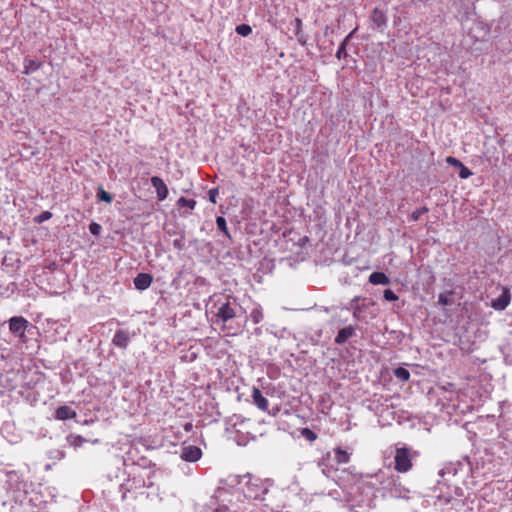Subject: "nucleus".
Returning a JSON list of instances; mask_svg holds the SVG:
<instances>
[{"instance_id":"a878e982","label":"nucleus","mask_w":512,"mask_h":512,"mask_svg":"<svg viewBox=\"0 0 512 512\" xmlns=\"http://www.w3.org/2000/svg\"><path fill=\"white\" fill-rule=\"evenodd\" d=\"M394 375L397 379L403 382L408 381L410 378V372L404 367H397L394 370Z\"/></svg>"},{"instance_id":"412c9836","label":"nucleus","mask_w":512,"mask_h":512,"mask_svg":"<svg viewBox=\"0 0 512 512\" xmlns=\"http://www.w3.org/2000/svg\"><path fill=\"white\" fill-rule=\"evenodd\" d=\"M96 198L98 201L110 204L113 201L114 196L111 193L104 190L103 186L100 185L97 188Z\"/></svg>"},{"instance_id":"f8f14e48","label":"nucleus","mask_w":512,"mask_h":512,"mask_svg":"<svg viewBox=\"0 0 512 512\" xmlns=\"http://www.w3.org/2000/svg\"><path fill=\"white\" fill-rule=\"evenodd\" d=\"M152 281L153 276L150 273H138L133 279L135 288L140 291L148 289Z\"/></svg>"},{"instance_id":"4c0bfd02","label":"nucleus","mask_w":512,"mask_h":512,"mask_svg":"<svg viewBox=\"0 0 512 512\" xmlns=\"http://www.w3.org/2000/svg\"><path fill=\"white\" fill-rule=\"evenodd\" d=\"M458 169H459L458 175L461 179H467L472 175V171L468 167H466L464 164H462V166Z\"/></svg>"},{"instance_id":"2eb2a0df","label":"nucleus","mask_w":512,"mask_h":512,"mask_svg":"<svg viewBox=\"0 0 512 512\" xmlns=\"http://www.w3.org/2000/svg\"><path fill=\"white\" fill-rule=\"evenodd\" d=\"M253 403L262 411H268V400L263 396L260 389L254 387L252 391Z\"/></svg>"},{"instance_id":"6e6552de","label":"nucleus","mask_w":512,"mask_h":512,"mask_svg":"<svg viewBox=\"0 0 512 512\" xmlns=\"http://www.w3.org/2000/svg\"><path fill=\"white\" fill-rule=\"evenodd\" d=\"M202 456V450L198 446L189 445L181 449L180 457L186 462H196Z\"/></svg>"},{"instance_id":"c85d7f7f","label":"nucleus","mask_w":512,"mask_h":512,"mask_svg":"<svg viewBox=\"0 0 512 512\" xmlns=\"http://www.w3.org/2000/svg\"><path fill=\"white\" fill-rule=\"evenodd\" d=\"M195 205H196V201L194 199H189L184 196L180 197L177 200L178 207H187L189 209H194Z\"/></svg>"},{"instance_id":"20e7f679","label":"nucleus","mask_w":512,"mask_h":512,"mask_svg":"<svg viewBox=\"0 0 512 512\" xmlns=\"http://www.w3.org/2000/svg\"><path fill=\"white\" fill-rule=\"evenodd\" d=\"M374 302L368 301L367 298L362 296H355L350 300L347 304L346 309L351 310L353 313V318L357 321H365V311L370 306L373 305Z\"/></svg>"},{"instance_id":"a19ab883","label":"nucleus","mask_w":512,"mask_h":512,"mask_svg":"<svg viewBox=\"0 0 512 512\" xmlns=\"http://www.w3.org/2000/svg\"><path fill=\"white\" fill-rule=\"evenodd\" d=\"M294 27H295V35L302 34V20L300 18H295L293 21Z\"/></svg>"},{"instance_id":"4be33fe9","label":"nucleus","mask_w":512,"mask_h":512,"mask_svg":"<svg viewBox=\"0 0 512 512\" xmlns=\"http://www.w3.org/2000/svg\"><path fill=\"white\" fill-rule=\"evenodd\" d=\"M129 459L132 460V463L134 465H138L144 469L151 468L152 466H154L153 462L145 456H141L138 457L137 459H134L132 457V452H129Z\"/></svg>"},{"instance_id":"393cba45","label":"nucleus","mask_w":512,"mask_h":512,"mask_svg":"<svg viewBox=\"0 0 512 512\" xmlns=\"http://www.w3.org/2000/svg\"><path fill=\"white\" fill-rule=\"evenodd\" d=\"M453 295V291H448L447 293H440L438 296V303L443 306H448L453 304V300L451 296Z\"/></svg>"},{"instance_id":"a211bd4d","label":"nucleus","mask_w":512,"mask_h":512,"mask_svg":"<svg viewBox=\"0 0 512 512\" xmlns=\"http://www.w3.org/2000/svg\"><path fill=\"white\" fill-rule=\"evenodd\" d=\"M7 476V484L9 488L12 490L14 487H16L21 481L24 480V477L22 474H19L17 471H8L6 473Z\"/></svg>"},{"instance_id":"c03bdc74","label":"nucleus","mask_w":512,"mask_h":512,"mask_svg":"<svg viewBox=\"0 0 512 512\" xmlns=\"http://www.w3.org/2000/svg\"><path fill=\"white\" fill-rule=\"evenodd\" d=\"M357 28L353 29L343 40L346 42H350V40L353 38L354 34L356 33Z\"/></svg>"},{"instance_id":"de8ad7c7","label":"nucleus","mask_w":512,"mask_h":512,"mask_svg":"<svg viewBox=\"0 0 512 512\" xmlns=\"http://www.w3.org/2000/svg\"><path fill=\"white\" fill-rule=\"evenodd\" d=\"M167 233L172 236V235H176V234H179L178 232L176 231H171V230H168Z\"/></svg>"},{"instance_id":"5701e85b","label":"nucleus","mask_w":512,"mask_h":512,"mask_svg":"<svg viewBox=\"0 0 512 512\" xmlns=\"http://www.w3.org/2000/svg\"><path fill=\"white\" fill-rule=\"evenodd\" d=\"M67 442L70 444V446H73L74 448L81 447L87 440L83 438L81 435H73L70 434L66 437Z\"/></svg>"},{"instance_id":"37998d69","label":"nucleus","mask_w":512,"mask_h":512,"mask_svg":"<svg viewBox=\"0 0 512 512\" xmlns=\"http://www.w3.org/2000/svg\"><path fill=\"white\" fill-rule=\"evenodd\" d=\"M308 241H309V238L307 236H303L298 239L297 244L299 246L303 247Z\"/></svg>"},{"instance_id":"72a5a7b5","label":"nucleus","mask_w":512,"mask_h":512,"mask_svg":"<svg viewBox=\"0 0 512 512\" xmlns=\"http://www.w3.org/2000/svg\"><path fill=\"white\" fill-rule=\"evenodd\" d=\"M429 212V209L426 207V206H422L418 209H416L415 211L412 212L411 214V220L412 221H418L420 219V217L426 213Z\"/></svg>"},{"instance_id":"aec40b11","label":"nucleus","mask_w":512,"mask_h":512,"mask_svg":"<svg viewBox=\"0 0 512 512\" xmlns=\"http://www.w3.org/2000/svg\"><path fill=\"white\" fill-rule=\"evenodd\" d=\"M216 226L219 231H221L225 238L228 240H232V236L227 227V221L223 216L216 217Z\"/></svg>"},{"instance_id":"c9c22d12","label":"nucleus","mask_w":512,"mask_h":512,"mask_svg":"<svg viewBox=\"0 0 512 512\" xmlns=\"http://www.w3.org/2000/svg\"><path fill=\"white\" fill-rule=\"evenodd\" d=\"M383 298L388 302H394L398 300V296L392 289H385L383 292Z\"/></svg>"},{"instance_id":"e433bc0d","label":"nucleus","mask_w":512,"mask_h":512,"mask_svg":"<svg viewBox=\"0 0 512 512\" xmlns=\"http://www.w3.org/2000/svg\"><path fill=\"white\" fill-rule=\"evenodd\" d=\"M102 231V226L97 222H91L89 224V232L94 236H99Z\"/></svg>"},{"instance_id":"ea45409f","label":"nucleus","mask_w":512,"mask_h":512,"mask_svg":"<svg viewBox=\"0 0 512 512\" xmlns=\"http://www.w3.org/2000/svg\"><path fill=\"white\" fill-rule=\"evenodd\" d=\"M446 163L451 165V166H453V167H455V168H460L462 166V164H463L459 159H457V158H455L453 156H448L446 158Z\"/></svg>"},{"instance_id":"39448f33","label":"nucleus","mask_w":512,"mask_h":512,"mask_svg":"<svg viewBox=\"0 0 512 512\" xmlns=\"http://www.w3.org/2000/svg\"><path fill=\"white\" fill-rule=\"evenodd\" d=\"M8 323L10 332L25 340V331L30 326L29 321L22 316H14L9 319Z\"/></svg>"},{"instance_id":"a18cd8bd","label":"nucleus","mask_w":512,"mask_h":512,"mask_svg":"<svg viewBox=\"0 0 512 512\" xmlns=\"http://www.w3.org/2000/svg\"><path fill=\"white\" fill-rule=\"evenodd\" d=\"M280 411V407L279 406H275L272 408V410L268 411V413L272 416H276Z\"/></svg>"},{"instance_id":"4468645a","label":"nucleus","mask_w":512,"mask_h":512,"mask_svg":"<svg viewBox=\"0 0 512 512\" xmlns=\"http://www.w3.org/2000/svg\"><path fill=\"white\" fill-rule=\"evenodd\" d=\"M77 416V413L75 410H73L71 407L67 405L59 406L55 411V419L57 420H68L73 419Z\"/></svg>"},{"instance_id":"9d476101","label":"nucleus","mask_w":512,"mask_h":512,"mask_svg":"<svg viewBox=\"0 0 512 512\" xmlns=\"http://www.w3.org/2000/svg\"><path fill=\"white\" fill-rule=\"evenodd\" d=\"M356 335V328L353 325H349L339 329L336 337L334 338V343L337 345L345 344L351 337Z\"/></svg>"},{"instance_id":"c756f323","label":"nucleus","mask_w":512,"mask_h":512,"mask_svg":"<svg viewBox=\"0 0 512 512\" xmlns=\"http://www.w3.org/2000/svg\"><path fill=\"white\" fill-rule=\"evenodd\" d=\"M329 459H330V452H328V453L326 454V456L322 457V458H321V460H320V461H319V463H318V465H319L320 467H322V472H323V474H325L327 477H329V476H330V473H331V471L333 470V468H332V467H331V468H328V466H327V464H326V462H327Z\"/></svg>"},{"instance_id":"473e14b6","label":"nucleus","mask_w":512,"mask_h":512,"mask_svg":"<svg viewBox=\"0 0 512 512\" xmlns=\"http://www.w3.org/2000/svg\"><path fill=\"white\" fill-rule=\"evenodd\" d=\"M184 240H185L184 231L179 232V238H177L173 241L174 248L178 251L184 250L186 248Z\"/></svg>"},{"instance_id":"b1692460","label":"nucleus","mask_w":512,"mask_h":512,"mask_svg":"<svg viewBox=\"0 0 512 512\" xmlns=\"http://www.w3.org/2000/svg\"><path fill=\"white\" fill-rule=\"evenodd\" d=\"M458 466H460V463H458V464L450 463L439 471V475L441 477H444L446 474H452L454 476L457 474Z\"/></svg>"},{"instance_id":"49530a36","label":"nucleus","mask_w":512,"mask_h":512,"mask_svg":"<svg viewBox=\"0 0 512 512\" xmlns=\"http://www.w3.org/2000/svg\"><path fill=\"white\" fill-rule=\"evenodd\" d=\"M439 499H444L446 503H449L451 501V497H444L442 495L439 496Z\"/></svg>"},{"instance_id":"58836bf2","label":"nucleus","mask_w":512,"mask_h":512,"mask_svg":"<svg viewBox=\"0 0 512 512\" xmlns=\"http://www.w3.org/2000/svg\"><path fill=\"white\" fill-rule=\"evenodd\" d=\"M219 194V189L217 187L215 188H211L209 191H208V197H209V201L213 204H216L217 202V196Z\"/></svg>"},{"instance_id":"79ce46f5","label":"nucleus","mask_w":512,"mask_h":512,"mask_svg":"<svg viewBox=\"0 0 512 512\" xmlns=\"http://www.w3.org/2000/svg\"><path fill=\"white\" fill-rule=\"evenodd\" d=\"M297 37V40L298 42L302 45V46H305L307 44V37L304 33L300 34V35H296Z\"/></svg>"},{"instance_id":"cd10ccee","label":"nucleus","mask_w":512,"mask_h":512,"mask_svg":"<svg viewBox=\"0 0 512 512\" xmlns=\"http://www.w3.org/2000/svg\"><path fill=\"white\" fill-rule=\"evenodd\" d=\"M250 317H251V319H252L254 324L260 323L263 320V318H264L262 308L260 306L255 307L252 310V312L250 314Z\"/></svg>"},{"instance_id":"f257e3e1","label":"nucleus","mask_w":512,"mask_h":512,"mask_svg":"<svg viewBox=\"0 0 512 512\" xmlns=\"http://www.w3.org/2000/svg\"><path fill=\"white\" fill-rule=\"evenodd\" d=\"M247 321L246 311L237 301V298L229 297L222 303L213 322L219 325L226 335H237L242 331L243 322Z\"/></svg>"},{"instance_id":"f3484780","label":"nucleus","mask_w":512,"mask_h":512,"mask_svg":"<svg viewBox=\"0 0 512 512\" xmlns=\"http://www.w3.org/2000/svg\"><path fill=\"white\" fill-rule=\"evenodd\" d=\"M41 66H42L41 61L36 60V59L25 58L23 73L26 75H29V74L37 71L38 69H40Z\"/></svg>"},{"instance_id":"f03ea898","label":"nucleus","mask_w":512,"mask_h":512,"mask_svg":"<svg viewBox=\"0 0 512 512\" xmlns=\"http://www.w3.org/2000/svg\"><path fill=\"white\" fill-rule=\"evenodd\" d=\"M236 484L240 485L243 495L247 499H262V496L268 492L267 487L259 478L250 475L235 476Z\"/></svg>"},{"instance_id":"09e8293b","label":"nucleus","mask_w":512,"mask_h":512,"mask_svg":"<svg viewBox=\"0 0 512 512\" xmlns=\"http://www.w3.org/2000/svg\"><path fill=\"white\" fill-rule=\"evenodd\" d=\"M218 493H219L220 495H222L223 493H225V490H223V489L218 490Z\"/></svg>"},{"instance_id":"7c9ffc66","label":"nucleus","mask_w":512,"mask_h":512,"mask_svg":"<svg viewBox=\"0 0 512 512\" xmlns=\"http://www.w3.org/2000/svg\"><path fill=\"white\" fill-rule=\"evenodd\" d=\"M235 31L238 35L247 37L252 33V28L248 24H240L236 26Z\"/></svg>"},{"instance_id":"6ab92c4d","label":"nucleus","mask_w":512,"mask_h":512,"mask_svg":"<svg viewBox=\"0 0 512 512\" xmlns=\"http://www.w3.org/2000/svg\"><path fill=\"white\" fill-rule=\"evenodd\" d=\"M334 455L337 464H346L350 461V454L341 447L334 449Z\"/></svg>"},{"instance_id":"9b49d317","label":"nucleus","mask_w":512,"mask_h":512,"mask_svg":"<svg viewBox=\"0 0 512 512\" xmlns=\"http://www.w3.org/2000/svg\"><path fill=\"white\" fill-rule=\"evenodd\" d=\"M370 18L374 28L382 32L387 25V16L385 13L378 8H374Z\"/></svg>"},{"instance_id":"bb28decb","label":"nucleus","mask_w":512,"mask_h":512,"mask_svg":"<svg viewBox=\"0 0 512 512\" xmlns=\"http://www.w3.org/2000/svg\"><path fill=\"white\" fill-rule=\"evenodd\" d=\"M349 43L346 42L345 40H342V42L340 43L337 51H336V54H335V57L339 60L341 59H345L348 57V53H347V45Z\"/></svg>"},{"instance_id":"0eeeda50","label":"nucleus","mask_w":512,"mask_h":512,"mask_svg":"<svg viewBox=\"0 0 512 512\" xmlns=\"http://www.w3.org/2000/svg\"><path fill=\"white\" fill-rule=\"evenodd\" d=\"M501 294L491 299L490 306L496 311H503L511 302V292L508 287L501 286Z\"/></svg>"},{"instance_id":"f704fd0d","label":"nucleus","mask_w":512,"mask_h":512,"mask_svg":"<svg viewBox=\"0 0 512 512\" xmlns=\"http://www.w3.org/2000/svg\"><path fill=\"white\" fill-rule=\"evenodd\" d=\"M50 218H52V213L50 211L46 210V211L41 212L39 215H37L34 218V222L37 224H41V223L49 220Z\"/></svg>"},{"instance_id":"7ed1b4c3","label":"nucleus","mask_w":512,"mask_h":512,"mask_svg":"<svg viewBox=\"0 0 512 512\" xmlns=\"http://www.w3.org/2000/svg\"><path fill=\"white\" fill-rule=\"evenodd\" d=\"M412 452L407 447L397 448L394 456V468L397 472L406 473L412 468Z\"/></svg>"},{"instance_id":"2f4dec72","label":"nucleus","mask_w":512,"mask_h":512,"mask_svg":"<svg viewBox=\"0 0 512 512\" xmlns=\"http://www.w3.org/2000/svg\"><path fill=\"white\" fill-rule=\"evenodd\" d=\"M301 436L309 442H313L317 439V434L308 427H304L300 430Z\"/></svg>"},{"instance_id":"423d86ee","label":"nucleus","mask_w":512,"mask_h":512,"mask_svg":"<svg viewBox=\"0 0 512 512\" xmlns=\"http://www.w3.org/2000/svg\"><path fill=\"white\" fill-rule=\"evenodd\" d=\"M32 487V483L28 482L27 480L21 481L16 487L12 489V492L14 493V498L16 500H19L21 503L24 501H28L30 503L33 502V497L31 494L33 491H30Z\"/></svg>"},{"instance_id":"ddd939ff","label":"nucleus","mask_w":512,"mask_h":512,"mask_svg":"<svg viewBox=\"0 0 512 512\" xmlns=\"http://www.w3.org/2000/svg\"><path fill=\"white\" fill-rule=\"evenodd\" d=\"M130 341L129 333L125 330H117L113 336L112 343L116 347L126 349Z\"/></svg>"},{"instance_id":"dca6fc26","label":"nucleus","mask_w":512,"mask_h":512,"mask_svg":"<svg viewBox=\"0 0 512 512\" xmlns=\"http://www.w3.org/2000/svg\"><path fill=\"white\" fill-rule=\"evenodd\" d=\"M369 282L373 285H388L390 278L383 272L375 271L370 274Z\"/></svg>"},{"instance_id":"1a4fd4ad","label":"nucleus","mask_w":512,"mask_h":512,"mask_svg":"<svg viewBox=\"0 0 512 512\" xmlns=\"http://www.w3.org/2000/svg\"><path fill=\"white\" fill-rule=\"evenodd\" d=\"M151 185L155 188L157 199L163 201L168 197V188L164 181L158 176H152L150 179Z\"/></svg>"}]
</instances>
